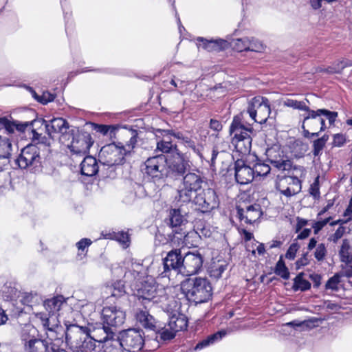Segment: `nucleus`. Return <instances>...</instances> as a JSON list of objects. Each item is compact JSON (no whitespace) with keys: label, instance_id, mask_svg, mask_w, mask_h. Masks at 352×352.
Masks as SVG:
<instances>
[{"label":"nucleus","instance_id":"54","mask_svg":"<svg viewBox=\"0 0 352 352\" xmlns=\"http://www.w3.org/2000/svg\"><path fill=\"white\" fill-rule=\"evenodd\" d=\"M248 45V47H250L249 51L252 52H262L265 49L264 45L260 41L254 38H249Z\"/></svg>","mask_w":352,"mask_h":352},{"label":"nucleus","instance_id":"61","mask_svg":"<svg viewBox=\"0 0 352 352\" xmlns=\"http://www.w3.org/2000/svg\"><path fill=\"white\" fill-rule=\"evenodd\" d=\"M299 249V245L297 243H293L289 247L286 254L285 257L287 259L293 260L294 259L296 252Z\"/></svg>","mask_w":352,"mask_h":352},{"label":"nucleus","instance_id":"52","mask_svg":"<svg viewBox=\"0 0 352 352\" xmlns=\"http://www.w3.org/2000/svg\"><path fill=\"white\" fill-rule=\"evenodd\" d=\"M114 240L119 242L124 248L129 246V244H130L129 236V234L126 232L117 231Z\"/></svg>","mask_w":352,"mask_h":352},{"label":"nucleus","instance_id":"7","mask_svg":"<svg viewBox=\"0 0 352 352\" xmlns=\"http://www.w3.org/2000/svg\"><path fill=\"white\" fill-rule=\"evenodd\" d=\"M65 339L68 343H81L79 346L85 352L96 351L97 341L90 336V329L85 326H80L76 323L65 321Z\"/></svg>","mask_w":352,"mask_h":352},{"label":"nucleus","instance_id":"29","mask_svg":"<svg viewBox=\"0 0 352 352\" xmlns=\"http://www.w3.org/2000/svg\"><path fill=\"white\" fill-rule=\"evenodd\" d=\"M50 342L47 340L38 338L23 346L24 352H49Z\"/></svg>","mask_w":352,"mask_h":352},{"label":"nucleus","instance_id":"13","mask_svg":"<svg viewBox=\"0 0 352 352\" xmlns=\"http://www.w3.org/2000/svg\"><path fill=\"white\" fill-rule=\"evenodd\" d=\"M169 226L173 229L172 241L179 245L186 244L187 237L186 231L184 230L182 226L187 222L185 214L182 212L180 208H173L169 212Z\"/></svg>","mask_w":352,"mask_h":352},{"label":"nucleus","instance_id":"32","mask_svg":"<svg viewBox=\"0 0 352 352\" xmlns=\"http://www.w3.org/2000/svg\"><path fill=\"white\" fill-rule=\"evenodd\" d=\"M43 327L47 331L48 337H54L52 334L57 333L61 329L60 322L58 320V316L53 314L50 315L48 319L45 321Z\"/></svg>","mask_w":352,"mask_h":352},{"label":"nucleus","instance_id":"18","mask_svg":"<svg viewBox=\"0 0 352 352\" xmlns=\"http://www.w3.org/2000/svg\"><path fill=\"white\" fill-rule=\"evenodd\" d=\"M182 277L199 273L203 265V256L197 252H188L183 256Z\"/></svg>","mask_w":352,"mask_h":352},{"label":"nucleus","instance_id":"9","mask_svg":"<svg viewBox=\"0 0 352 352\" xmlns=\"http://www.w3.org/2000/svg\"><path fill=\"white\" fill-rule=\"evenodd\" d=\"M166 173L173 177H182L190 169L191 162L186 153L179 151L175 146L174 152L166 157Z\"/></svg>","mask_w":352,"mask_h":352},{"label":"nucleus","instance_id":"60","mask_svg":"<svg viewBox=\"0 0 352 352\" xmlns=\"http://www.w3.org/2000/svg\"><path fill=\"white\" fill-rule=\"evenodd\" d=\"M54 98V95L48 91H44L41 96H36V100L43 104L53 101Z\"/></svg>","mask_w":352,"mask_h":352},{"label":"nucleus","instance_id":"62","mask_svg":"<svg viewBox=\"0 0 352 352\" xmlns=\"http://www.w3.org/2000/svg\"><path fill=\"white\" fill-rule=\"evenodd\" d=\"M344 232H345V228H344L342 226H340L336 230V232L329 236V240L330 241H332L336 243L338 241L339 239H340L342 237Z\"/></svg>","mask_w":352,"mask_h":352},{"label":"nucleus","instance_id":"56","mask_svg":"<svg viewBox=\"0 0 352 352\" xmlns=\"http://www.w3.org/2000/svg\"><path fill=\"white\" fill-rule=\"evenodd\" d=\"M109 290L111 292V296L113 297L122 296L124 293V286L121 281H119L113 285V287H110Z\"/></svg>","mask_w":352,"mask_h":352},{"label":"nucleus","instance_id":"44","mask_svg":"<svg viewBox=\"0 0 352 352\" xmlns=\"http://www.w3.org/2000/svg\"><path fill=\"white\" fill-rule=\"evenodd\" d=\"M350 245L346 239L342 241V243L339 252L340 259L344 263H351L352 261V256L349 252Z\"/></svg>","mask_w":352,"mask_h":352},{"label":"nucleus","instance_id":"53","mask_svg":"<svg viewBox=\"0 0 352 352\" xmlns=\"http://www.w3.org/2000/svg\"><path fill=\"white\" fill-rule=\"evenodd\" d=\"M309 192L311 196L315 200H318L320 197L319 177H316L314 182L311 184Z\"/></svg>","mask_w":352,"mask_h":352},{"label":"nucleus","instance_id":"8","mask_svg":"<svg viewBox=\"0 0 352 352\" xmlns=\"http://www.w3.org/2000/svg\"><path fill=\"white\" fill-rule=\"evenodd\" d=\"M183 256L180 250H173L168 252L162 260L163 270L160 276L162 278L167 277L170 280H173L178 276L182 277Z\"/></svg>","mask_w":352,"mask_h":352},{"label":"nucleus","instance_id":"57","mask_svg":"<svg viewBox=\"0 0 352 352\" xmlns=\"http://www.w3.org/2000/svg\"><path fill=\"white\" fill-rule=\"evenodd\" d=\"M340 278V276L338 274H336L334 276L331 277L326 283V289H330L333 291H337L338 289Z\"/></svg>","mask_w":352,"mask_h":352},{"label":"nucleus","instance_id":"15","mask_svg":"<svg viewBox=\"0 0 352 352\" xmlns=\"http://www.w3.org/2000/svg\"><path fill=\"white\" fill-rule=\"evenodd\" d=\"M118 338L124 351L138 352L143 347L144 340L142 331L129 329L120 333Z\"/></svg>","mask_w":352,"mask_h":352},{"label":"nucleus","instance_id":"34","mask_svg":"<svg viewBox=\"0 0 352 352\" xmlns=\"http://www.w3.org/2000/svg\"><path fill=\"white\" fill-rule=\"evenodd\" d=\"M12 144L9 137L0 135V159L8 160L11 156Z\"/></svg>","mask_w":352,"mask_h":352},{"label":"nucleus","instance_id":"5","mask_svg":"<svg viewBox=\"0 0 352 352\" xmlns=\"http://www.w3.org/2000/svg\"><path fill=\"white\" fill-rule=\"evenodd\" d=\"M181 288L187 299L195 304L207 302L212 294V285L206 278H188L182 283Z\"/></svg>","mask_w":352,"mask_h":352},{"label":"nucleus","instance_id":"42","mask_svg":"<svg viewBox=\"0 0 352 352\" xmlns=\"http://www.w3.org/2000/svg\"><path fill=\"white\" fill-rule=\"evenodd\" d=\"M123 347L118 339L110 340L105 342L103 352H122Z\"/></svg>","mask_w":352,"mask_h":352},{"label":"nucleus","instance_id":"64","mask_svg":"<svg viewBox=\"0 0 352 352\" xmlns=\"http://www.w3.org/2000/svg\"><path fill=\"white\" fill-rule=\"evenodd\" d=\"M346 142V137L342 133H337L333 135V144L335 146H342Z\"/></svg>","mask_w":352,"mask_h":352},{"label":"nucleus","instance_id":"58","mask_svg":"<svg viewBox=\"0 0 352 352\" xmlns=\"http://www.w3.org/2000/svg\"><path fill=\"white\" fill-rule=\"evenodd\" d=\"M175 148V146H173L172 142H162L160 140H157V150L159 151H161L164 153H170V151Z\"/></svg>","mask_w":352,"mask_h":352},{"label":"nucleus","instance_id":"12","mask_svg":"<svg viewBox=\"0 0 352 352\" xmlns=\"http://www.w3.org/2000/svg\"><path fill=\"white\" fill-rule=\"evenodd\" d=\"M166 162V157L162 154L148 157L145 161L142 170L148 178L155 182H158L167 176Z\"/></svg>","mask_w":352,"mask_h":352},{"label":"nucleus","instance_id":"33","mask_svg":"<svg viewBox=\"0 0 352 352\" xmlns=\"http://www.w3.org/2000/svg\"><path fill=\"white\" fill-rule=\"evenodd\" d=\"M232 143L234 146L236 153H239L241 158L243 155L248 154L251 150L252 139H248V138L243 140L232 141Z\"/></svg>","mask_w":352,"mask_h":352},{"label":"nucleus","instance_id":"50","mask_svg":"<svg viewBox=\"0 0 352 352\" xmlns=\"http://www.w3.org/2000/svg\"><path fill=\"white\" fill-rule=\"evenodd\" d=\"M249 38L245 37L242 38H238L234 41L233 47L238 52L249 51L250 47H248Z\"/></svg>","mask_w":352,"mask_h":352},{"label":"nucleus","instance_id":"20","mask_svg":"<svg viewBox=\"0 0 352 352\" xmlns=\"http://www.w3.org/2000/svg\"><path fill=\"white\" fill-rule=\"evenodd\" d=\"M157 304L169 316L177 314L180 308L178 301L173 296H168L165 289L160 290Z\"/></svg>","mask_w":352,"mask_h":352},{"label":"nucleus","instance_id":"26","mask_svg":"<svg viewBox=\"0 0 352 352\" xmlns=\"http://www.w3.org/2000/svg\"><path fill=\"white\" fill-rule=\"evenodd\" d=\"M81 173L86 176L95 175L99 169L97 160L92 156H86L80 164Z\"/></svg>","mask_w":352,"mask_h":352},{"label":"nucleus","instance_id":"48","mask_svg":"<svg viewBox=\"0 0 352 352\" xmlns=\"http://www.w3.org/2000/svg\"><path fill=\"white\" fill-rule=\"evenodd\" d=\"M186 148H190L195 154H197L201 159L203 158L202 150L203 146L201 144H197L194 140L189 137H187L184 142L182 143Z\"/></svg>","mask_w":352,"mask_h":352},{"label":"nucleus","instance_id":"36","mask_svg":"<svg viewBox=\"0 0 352 352\" xmlns=\"http://www.w3.org/2000/svg\"><path fill=\"white\" fill-rule=\"evenodd\" d=\"M309 103V101L307 98L302 101H298L291 98H287L284 100L283 102V105L285 107L305 111L309 110V106L307 105V104Z\"/></svg>","mask_w":352,"mask_h":352},{"label":"nucleus","instance_id":"59","mask_svg":"<svg viewBox=\"0 0 352 352\" xmlns=\"http://www.w3.org/2000/svg\"><path fill=\"white\" fill-rule=\"evenodd\" d=\"M331 217H327L324 219H319L314 221L312 224V228L314 229V234H318L331 220Z\"/></svg>","mask_w":352,"mask_h":352},{"label":"nucleus","instance_id":"14","mask_svg":"<svg viewBox=\"0 0 352 352\" xmlns=\"http://www.w3.org/2000/svg\"><path fill=\"white\" fill-rule=\"evenodd\" d=\"M192 201L202 212H208L219 206L215 190L211 188H201L193 196Z\"/></svg>","mask_w":352,"mask_h":352},{"label":"nucleus","instance_id":"2","mask_svg":"<svg viewBox=\"0 0 352 352\" xmlns=\"http://www.w3.org/2000/svg\"><path fill=\"white\" fill-rule=\"evenodd\" d=\"M33 140L36 144H29L21 150L16 163L21 168L32 167L40 168L41 160L46 158L50 153V138L43 137L32 129Z\"/></svg>","mask_w":352,"mask_h":352},{"label":"nucleus","instance_id":"22","mask_svg":"<svg viewBox=\"0 0 352 352\" xmlns=\"http://www.w3.org/2000/svg\"><path fill=\"white\" fill-rule=\"evenodd\" d=\"M230 134L233 135L232 141L243 140L246 138L252 139L251 134L252 133V129L251 127L245 126L236 117H234L230 125Z\"/></svg>","mask_w":352,"mask_h":352},{"label":"nucleus","instance_id":"45","mask_svg":"<svg viewBox=\"0 0 352 352\" xmlns=\"http://www.w3.org/2000/svg\"><path fill=\"white\" fill-rule=\"evenodd\" d=\"M228 265L225 263H215L210 267V276L215 279L221 277L222 274L227 270Z\"/></svg>","mask_w":352,"mask_h":352},{"label":"nucleus","instance_id":"51","mask_svg":"<svg viewBox=\"0 0 352 352\" xmlns=\"http://www.w3.org/2000/svg\"><path fill=\"white\" fill-rule=\"evenodd\" d=\"M40 300V296L36 293H26L24 294L22 302L28 306H33Z\"/></svg>","mask_w":352,"mask_h":352},{"label":"nucleus","instance_id":"30","mask_svg":"<svg viewBox=\"0 0 352 352\" xmlns=\"http://www.w3.org/2000/svg\"><path fill=\"white\" fill-rule=\"evenodd\" d=\"M169 316L170 320L168 322V325L175 333L185 330L187 328L188 321L184 316H177V314H174Z\"/></svg>","mask_w":352,"mask_h":352},{"label":"nucleus","instance_id":"37","mask_svg":"<svg viewBox=\"0 0 352 352\" xmlns=\"http://www.w3.org/2000/svg\"><path fill=\"white\" fill-rule=\"evenodd\" d=\"M254 169V177L256 176H266L271 170L270 164L267 162H263L260 160H257V162L252 167Z\"/></svg>","mask_w":352,"mask_h":352},{"label":"nucleus","instance_id":"39","mask_svg":"<svg viewBox=\"0 0 352 352\" xmlns=\"http://www.w3.org/2000/svg\"><path fill=\"white\" fill-rule=\"evenodd\" d=\"M352 66V61L347 59H342L333 63L327 68V72L331 74L340 73L345 67Z\"/></svg>","mask_w":352,"mask_h":352},{"label":"nucleus","instance_id":"24","mask_svg":"<svg viewBox=\"0 0 352 352\" xmlns=\"http://www.w3.org/2000/svg\"><path fill=\"white\" fill-rule=\"evenodd\" d=\"M67 306V299L62 295H58L44 301V307L50 314L58 316L62 309Z\"/></svg>","mask_w":352,"mask_h":352},{"label":"nucleus","instance_id":"3","mask_svg":"<svg viewBox=\"0 0 352 352\" xmlns=\"http://www.w3.org/2000/svg\"><path fill=\"white\" fill-rule=\"evenodd\" d=\"M307 114L304 117L302 122L303 136L307 139H311L319 136V133L325 131L327 126L325 118L329 121L330 126L334 125L338 112L331 111L326 109L312 110L309 107Z\"/></svg>","mask_w":352,"mask_h":352},{"label":"nucleus","instance_id":"47","mask_svg":"<svg viewBox=\"0 0 352 352\" xmlns=\"http://www.w3.org/2000/svg\"><path fill=\"white\" fill-rule=\"evenodd\" d=\"M281 179L286 185L292 189H297V194L301 190V181L294 176H285L282 177Z\"/></svg>","mask_w":352,"mask_h":352},{"label":"nucleus","instance_id":"21","mask_svg":"<svg viewBox=\"0 0 352 352\" xmlns=\"http://www.w3.org/2000/svg\"><path fill=\"white\" fill-rule=\"evenodd\" d=\"M237 214L241 221L252 224L262 215L261 206L258 204L250 205L245 208L237 207Z\"/></svg>","mask_w":352,"mask_h":352},{"label":"nucleus","instance_id":"4","mask_svg":"<svg viewBox=\"0 0 352 352\" xmlns=\"http://www.w3.org/2000/svg\"><path fill=\"white\" fill-rule=\"evenodd\" d=\"M137 139L138 135L133 131V135L125 145L121 143H112L102 146L99 153L100 163L109 167L122 164L124 162V157L130 155L133 151L138 142Z\"/></svg>","mask_w":352,"mask_h":352},{"label":"nucleus","instance_id":"10","mask_svg":"<svg viewBox=\"0 0 352 352\" xmlns=\"http://www.w3.org/2000/svg\"><path fill=\"white\" fill-rule=\"evenodd\" d=\"M247 113L255 122L265 123L271 113L268 99L262 96L254 97L248 101Z\"/></svg>","mask_w":352,"mask_h":352},{"label":"nucleus","instance_id":"11","mask_svg":"<svg viewBox=\"0 0 352 352\" xmlns=\"http://www.w3.org/2000/svg\"><path fill=\"white\" fill-rule=\"evenodd\" d=\"M125 313L115 306L106 307L102 311L103 329L107 335L113 334L117 327L124 322Z\"/></svg>","mask_w":352,"mask_h":352},{"label":"nucleus","instance_id":"55","mask_svg":"<svg viewBox=\"0 0 352 352\" xmlns=\"http://www.w3.org/2000/svg\"><path fill=\"white\" fill-rule=\"evenodd\" d=\"M327 254V248L324 243H319L314 252V256L318 261H322Z\"/></svg>","mask_w":352,"mask_h":352},{"label":"nucleus","instance_id":"28","mask_svg":"<svg viewBox=\"0 0 352 352\" xmlns=\"http://www.w3.org/2000/svg\"><path fill=\"white\" fill-rule=\"evenodd\" d=\"M38 331L32 324H26L23 328L21 333V339L24 346L38 339Z\"/></svg>","mask_w":352,"mask_h":352},{"label":"nucleus","instance_id":"38","mask_svg":"<svg viewBox=\"0 0 352 352\" xmlns=\"http://www.w3.org/2000/svg\"><path fill=\"white\" fill-rule=\"evenodd\" d=\"M175 334L176 333L167 324L157 330L156 339L166 342L173 339Z\"/></svg>","mask_w":352,"mask_h":352},{"label":"nucleus","instance_id":"41","mask_svg":"<svg viewBox=\"0 0 352 352\" xmlns=\"http://www.w3.org/2000/svg\"><path fill=\"white\" fill-rule=\"evenodd\" d=\"M274 273L285 280L289 279V272L288 268L286 267L285 264V262L283 259V256H280L279 260L276 263L274 269Z\"/></svg>","mask_w":352,"mask_h":352},{"label":"nucleus","instance_id":"43","mask_svg":"<svg viewBox=\"0 0 352 352\" xmlns=\"http://www.w3.org/2000/svg\"><path fill=\"white\" fill-rule=\"evenodd\" d=\"M329 135L324 134L321 138H318L313 142V154L314 156L320 155L322 149L324 148L327 142L329 140Z\"/></svg>","mask_w":352,"mask_h":352},{"label":"nucleus","instance_id":"16","mask_svg":"<svg viewBox=\"0 0 352 352\" xmlns=\"http://www.w3.org/2000/svg\"><path fill=\"white\" fill-rule=\"evenodd\" d=\"M265 155L266 162L278 170H289L292 167V161L278 145L268 148L265 151Z\"/></svg>","mask_w":352,"mask_h":352},{"label":"nucleus","instance_id":"25","mask_svg":"<svg viewBox=\"0 0 352 352\" xmlns=\"http://www.w3.org/2000/svg\"><path fill=\"white\" fill-rule=\"evenodd\" d=\"M198 48L202 47L208 52L221 51L223 50L227 45V42L223 39H210L208 40L203 37L196 38Z\"/></svg>","mask_w":352,"mask_h":352},{"label":"nucleus","instance_id":"17","mask_svg":"<svg viewBox=\"0 0 352 352\" xmlns=\"http://www.w3.org/2000/svg\"><path fill=\"white\" fill-rule=\"evenodd\" d=\"M67 135H68V140H71L70 143L67 146L72 155L82 156L89 153L93 144L90 135L77 132L68 133Z\"/></svg>","mask_w":352,"mask_h":352},{"label":"nucleus","instance_id":"6","mask_svg":"<svg viewBox=\"0 0 352 352\" xmlns=\"http://www.w3.org/2000/svg\"><path fill=\"white\" fill-rule=\"evenodd\" d=\"M182 182L177 188L175 200L182 204L191 202L193 196L202 188L204 182L201 172L193 170L184 175Z\"/></svg>","mask_w":352,"mask_h":352},{"label":"nucleus","instance_id":"23","mask_svg":"<svg viewBox=\"0 0 352 352\" xmlns=\"http://www.w3.org/2000/svg\"><path fill=\"white\" fill-rule=\"evenodd\" d=\"M43 122L50 138H53L56 133H63L69 127L67 122L62 118H56L48 121L44 120Z\"/></svg>","mask_w":352,"mask_h":352},{"label":"nucleus","instance_id":"35","mask_svg":"<svg viewBox=\"0 0 352 352\" xmlns=\"http://www.w3.org/2000/svg\"><path fill=\"white\" fill-rule=\"evenodd\" d=\"M16 124L14 120L10 121L6 117L0 118V132L1 135L9 137L16 130Z\"/></svg>","mask_w":352,"mask_h":352},{"label":"nucleus","instance_id":"49","mask_svg":"<svg viewBox=\"0 0 352 352\" xmlns=\"http://www.w3.org/2000/svg\"><path fill=\"white\" fill-rule=\"evenodd\" d=\"M154 134L157 138V140L172 142L171 137H173V135L171 134L170 129H154Z\"/></svg>","mask_w":352,"mask_h":352},{"label":"nucleus","instance_id":"46","mask_svg":"<svg viewBox=\"0 0 352 352\" xmlns=\"http://www.w3.org/2000/svg\"><path fill=\"white\" fill-rule=\"evenodd\" d=\"M276 189L280 192V194L286 196L287 197H290L294 195L297 194V189H292L289 186L286 185V183L283 182L281 178L276 182Z\"/></svg>","mask_w":352,"mask_h":352},{"label":"nucleus","instance_id":"63","mask_svg":"<svg viewBox=\"0 0 352 352\" xmlns=\"http://www.w3.org/2000/svg\"><path fill=\"white\" fill-rule=\"evenodd\" d=\"M15 122V124H16V130L19 131V132H24L25 131L28 129H31L32 124H33V122H19L17 120H14Z\"/></svg>","mask_w":352,"mask_h":352},{"label":"nucleus","instance_id":"1","mask_svg":"<svg viewBox=\"0 0 352 352\" xmlns=\"http://www.w3.org/2000/svg\"><path fill=\"white\" fill-rule=\"evenodd\" d=\"M125 268L127 270L124 274V282L128 284L139 299L142 300V303L146 305L149 302L153 304L158 303L160 298V290L164 289L160 286L155 278L151 276H146L140 280V271L142 266L138 263L130 261L124 263Z\"/></svg>","mask_w":352,"mask_h":352},{"label":"nucleus","instance_id":"40","mask_svg":"<svg viewBox=\"0 0 352 352\" xmlns=\"http://www.w3.org/2000/svg\"><path fill=\"white\" fill-rule=\"evenodd\" d=\"M311 287V283L303 278L302 274H299L294 279L293 289L294 291H306Z\"/></svg>","mask_w":352,"mask_h":352},{"label":"nucleus","instance_id":"27","mask_svg":"<svg viewBox=\"0 0 352 352\" xmlns=\"http://www.w3.org/2000/svg\"><path fill=\"white\" fill-rule=\"evenodd\" d=\"M137 321L144 328L156 331L155 320L146 310H139L135 314Z\"/></svg>","mask_w":352,"mask_h":352},{"label":"nucleus","instance_id":"19","mask_svg":"<svg viewBox=\"0 0 352 352\" xmlns=\"http://www.w3.org/2000/svg\"><path fill=\"white\" fill-rule=\"evenodd\" d=\"M234 176L236 182L245 185L250 183L254 179V169L243 160L237 159L234 164Z\"/></svg>","mask_w":352,"mask_h":352},{"label":"nucleus","instance_id":"31","mask_svg":"<svg viewBox=\"0 0 352 352\" xmlns=\"http://www.w3.org/2000/svg\"><path fill=\"white\" fill-rule=\"evenodd\" d=\"M226 333H227L225 330H221L208 336L206 338L202 340L201 342L197 344L195 350H201L205 347L213 344L217 342L220 341L226 335Z\"/></svg>","mask_w":352,"mask_h":352}]
</instances>
